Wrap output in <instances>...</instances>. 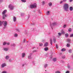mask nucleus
Returning <instances> with one entry per match:
<instances>
[{"label":"nucleus","mask_w":73,"mask_h":73,"mask_svg":"<svg viewBox=\"0 0 73 73\" xmlns=\"http://www.w3.org/2000/svg\"><path fill=\"white\" fill-rule=\"evenodd\" d=\"M24 65H25V64H23L22 65V66H24Z\"/></svg>","instance_id":"obj_57"},{"label":"nucleus","mask_w":73,"mask_h":73,"mask_svg":"<svg viewBox=\"0 0 73 73\" xmlns=\"http://www.w3.org/2000/svg\"><path fill=\"white\" fill-rule=\"evenodd\" d=\"M55 73H61L60 72V71H57L55 72Z\"/></svg>","instance_id":"obj_47"},{"label":"nucleus","mask_w":73,"mask_h":73,"mask_svg":"<svg viewBox=\"0 0 73 73\" xmlns=\"http://www.w3.org/2000/svg\"><path fill=\"white\" fill-rule=\"evenodd\" d=\"M1 73H8L7 71H3Z\"/></svg>","instance_id":"obj_27"},{"label":"nucleus","mask_w":73,"mask_h":73,"mask_svg":"<svg viewBox=\"0 0 73 73\" xmlns=\"http://www.w3.org/2000/svg\"><path fill=\"white\" fill-rule=\"evenodd\" d=\"M37 50H34L33 51V53H35V52H36Z\"/></svg>","instance_id":"obj_37"},{"label":"nucleus","mask_w":73,"mask_h":73,"mask_svg":"<svg viewBox=\"0 0 73 73\" xmlns=\"http://www.w3.org/2000/svg\"><path fill=\"white\" fill-rule=\"evenodd\" d=\"M56 24H57V23H56V22L54 23H52V24H51V23H50V25L51 28L52 29V27H53V26H54V25H56Z\"/></svg>","instance_id":"obj_6"},{"label":"nucleus","mask_w":73,"mask_h":73,"mask_svg":"<svg viewBox=\"0 0 73 73\" xmlns=\"http://www.w3.org/2000/svg\"><path fill=\"white\" fill-rule=\"evenodd\" d=\"M56 48H58V45H57V44H56Z\"/></svg>","instance_id":"obj_44"},{"label":"nucleus","mask_w":73,"mask_h":73,"mask_svg":"<svg viewBox=\"0 0 73 73\" xmlns=\"http://www.w3.org/2000/svg\"><path fill=\"white\" fill-rule=\"evenodd\" d=\"M21 15L22 16H24L25 15V14L24 13H21Z\"/></svg>","instance_id":"obj_26"},{"label":"nucleus","mask_w":73,"mask_h":73,"mask_svg":"<svg viewBox=\"0 0 73 73\" xmlns=\"http://www.w3.org/2000/svg\"><path fill=\"white\" fill-rule=\"evenodd\" d=\"M25 35H28V33H27V32H25Z\"/></svg>","instance_id":"obj_50"},{"label":"nucleus","mask_w":73,"mask_h":73,"mask_svg":"<svg viewBox=\"0 0 73 73\" xmlns=\"http://www.w3.org/2000/svg\"><path fill=\"white\" fill-rule=\"evenodd\" d=\"M70 37H73V34H71L70 35Z\"/></svg>","instance_id":"obj_48"},{"label":"nucleus","mask_w":73,"mask_h":73,"mask_svg":"<svg viewBox=\"0 0 73 73\" xmlns=\"http://www.w3.org/2000/svg\"><path fill=\"white\" fill-rule=\"evenodd\" d=\"M48 64H44V68H46V67H47V66H48Z\"/></svg>","instance_id":"obj_13"},{"label":"nucleus","mask_w":73,"mask_h":73,"mask_svg":"<svg viewBox=\"0 0 73 73\" xmlns=\"http://www.w3.org/2000/svg\"><path fill=\"white\" fill-rule=\"evenodd\" d=\"M35 47H33V49L34 48H35Z\"/></svg>","instance_id":"obj_56"},{"label":"nucleus","mask_w":73,"mask_h":73,"mask_svg":"<svg viewBox=\"0 0 73 73\" xmlns=\"http://www.w3.org/2000/svg\"><path fill=\"white\" fill-rule=\"evenodd\" d=\"M68 31L69 32H72V29L71 28H69Z\"/></svg>","instance_id":"obj_21"},{"label":"nucleus","mask_w":73,"mask_h":73,"mask_svg":"<svg viewBox=\"0 0 73 73\" xmlns=\"http://www.w3.org/2000/svg\"><path fill=\"white\" fill-rule=\"evenodd\" d=\"M25 54L24 53H22V58H24L25 57Z\"/></svg>","instance_id":"obj_14"},{"label":"nucleus","mask_w":73,"mask_h":73,"mask_svg":"<svg viewBox=\"0 0 73 73\" xmlns=\"http://www.w3.org/2000/svg\"><path fill=\"white\" fill-rule=\"evenodd\" d=\"M9 56H6L5 59L6 60H8V59H9Z\"/></svg>","instance_id":"obj_20"},{"label":"nucleus","mask_w":73,"mask_h":73,"mask_svg":"<svg viewBox=\"0 0 73 73\" xmlns=\"http://www.w3.org/2000/svg\"><path fill=\"white\" fill-rule=\"evenodd\" d=\"M3 25L4 26V27H3V28L4 29H5L7 27V24H8L7 23V22L6 21H3Z\"/></svg>","instance_id":"obj_4"},{"label":"nucleus","mask_w":73,"mask_h":73,"mask_svg":"<svg viewBox=\"0 0 73 73\" xmlns=\"http://www.w3.org/2000/svg\"><path fill=\"white\" fill-rule=\"evenodd\" d=\"M69 8V6L67 4H65L64 5L63 8L66 11H68V8Z\"/></svg>","instance_id":"obj_2"},{"label":"nucleus","mask_w":73,"mask_h":73,"mask_svg":"<svg viewBox=\"0 0 73 73\" xmlns=\"http://www.w3.org/2000/svg\"><path fill=\"white\" fill-rule=\"evenodd\" d=\"M52 61H54V62H56V61H57V58H54L53 59Z\"/></svg>","instance_id":"obj_12"},{"label":"nucleus","mask_w":73,"mask_h":73,"mask_svg":"<svg viewBox=\"0 0 73 73\" xmlns=\"http://www.w3.org/2000/svg\"><path fill=\"white\" fill-rule=\"evenodd\" d=\"M67 68L68 69H70V65L68 66Z\"/></svg>","instance_id":"obj_41"},{"label":"nucleus","mask_w":73,"mask_h":73,"mask_svg":"<svg viewBox=\"0 0 73 73\" xmlns=\"http://www.w3.org/2000/svg\"><path fill=\"white\" fill-rule=\"evenodd\" d=\"M6 45H10V43L9 42H6Z\"/></svg>","instance_id":"obj_38"},{"label":"nucleus","mask_w":73,"mask_h":73,"mask_svg":"<svg viewBox=\"0 0 73 73\" xmlns=\"http://www.w3.org/2000/svg\"><path fill=\"white\" fill-rule=\"evenodd\" d=\"M9 62H12V60L11 59H9Z\"/></svg>","instance_id":"obj_40"},{"label":"nucleus","mask_w":73,"mask_h":73,"mask_svg":"<svg viewBox=\"0 0 73 73\" xmlns=\"http://www.w3.org/2000/svg\"><path fill=\"white\" fill-rule=\"evenodd\" d=\"M4 50H5V51H8V48H4Z\"/></svg>","instance_id":"obj_25"},{"label":"nucleus","mask_w":73,"mask_h":73,"mask_svg":"<svg viewBox=\"0 0 73 73\" xmlns=\"http://www.w3.org/2000/svg\"><path fill=\"white\" fill-rule=\"evenodd\" d=\"M66 25H64L63 26V28H66Z\"/></svg>","instance_id":"obj_43"},{"label":"nucleus","mask_w":73,"mask_h":73,"mask_svg":"<svg viewBox=\"0 0 73 73\" xmlns=\"http://www.w3.org/2000/svg\"><path fill=\"white\" fill-rule=\"evenodd\" d=\"M3 22L0 21V26H1V25H2V24H3Z\"/></svg>","instance_id":"obj_36"},{"label":"nucleus","mask_w":73,"mask_h":73,"mask_svg":"<svg viewBox=\"0 0 73 73\" xmlns=\"http://www.w3.org/2000/svg\"><path fill=\"white\" fill-rule=\"evenodd\" d=\"M16 30L18 32H20V31L19 30V29H16Z\"/></svg>","instance_id":"obj_53"},{"label":"nucleus","mask_w":73,"mask_h":73,"mask_svg":"<svg viewBox=\"0 0 73 73\" xmlns=\"http://www.w3.org/2000/svg\"><path fill=\"white\" fill-rule=\"evenodd\" d=\"M30 17V15H28V19H29V18Z\"/></svg>","instance_id":"obj_54"},{"label":"nucleus","mask_w":73,"mask_h":73,"mask_svg":"<svg viewBox=\"0 0 73 73\" xmlns=\"http://www.w3.org/2000/svg\"><path fill=\"white\" fill-rule=\"evenodd\" d=\"M66 1H67V0H63V2H66Z\"/></svg>","instance_id":"obj_51"},{"label":"nucleus","mask_w":73,"mask_h":73,"mask_svg":"<svg viewBox=\"0 0 73 73\" xmlns=\"http://www.w3.org/2000/svg\"><path fill=\"white\" fill-rule=\"evenodd\" d=\"M37 5L36 4L34 3L33 4L31 5H30V8H35L37 7Z\"/></svg>","instance_id":"obj_3"},{"label":"nucleus","mask_w":73,"mask_h":73,"mask_svg":"<svg viewBox=\"0 0 73 73\" xmlns=\"http://www.w3.org/2000/svg\"><path fill=\"white\" fill-rule=\"evenodd\" d=\"M50 58H52L51 57Z\"/></svg>","instance_id":"obj_61"},{"label":"nucleus","mask_w":73,"mask_h":73,"mask_svg":"<svg viewBox=\"0 0 73 73\" xmlns=\"http://www.w3.org/2000/svg\"><path fill=\"white\" fill-rule=\"evenodd\" d=\"M50 44H51L52 45V39L51 38L50 39Z\"/></svg>","instance_id":"obj_22"},{"label":"nucleus","mask_w":73,"mask_h":73,"mask_svg":"<svg viewBox=\"0 0 73 73\" xmlns=\"http://www.w3.org/2000/svg\"><path fill=\"white\" fill-rule=\"evenodd\" d=\"M6 44V43L5 42H4L3 43V45H5Z\"/></svg>","instance_id":"obj_45"},{"label":"nucleus","mask_w":73,"mask_h":73,"mask_svg":"<svg viewBox=\"0 0 73 73\" xmlns=\"http://www.w3.org/2000/svg\"><path fill=\"white\" fill-rule=\"evenodd\" d=\"M3 1V0H0V1L1 2V1Z\"/></svg>","instance_id":"obj_59"},{"label":"nucleus","mask_w":73,"mask_h":73,"mask_svg":"<svg viewBox=\"0 0 73 73\" xmlns=\"http://www.w3.org/2000/svg\"><path fill=\"white\" fill-rule=\"evenodd\" d=\"M66 46L67 47H70V44L68 43L67 44Z\"/></svg>","instance_id":"obj_18"},{"label":"nucleus","mask_w":73,"mask_h":73,"mask_svg":"<svg viewBox=\"0 0 73 73\" xmlns=\"http://www.w3.org/2000/svg\"><path fill=\"white\" fill-rule=\"evenodd\" d=\"M13 21H14V22L16 21V18L15 17H14Z\"/></svg>","instance_id":"obj_15"},{"label":"nucleus","mask_w":73,"mask_h":73,"mask_svg":"<svg viewBox=\"0 0 73 73\" xmlns=\"http://www.w3.org/2000/svg\"><path fill=\"white\" fill-rule=\"evenodd\" d=\"M58 36H61L62 34L61 33H58Z\"/></svg>","instance_id":"obj_31"},{"label":"nucleus","mask_w":73,"mask_h":73,"mask_svg":"<svg viewBox=\"0 0 73 73\" xmlns=\"http://www.w3.org/2000/svg\"><path fill=\"white\" fill-rule=\"evenodd\" d=\"M66 50V49L65 48H63L61 49L62 52H65Z\"/></svg>","instance_id":"obj_16"},{"label":"nucleus","mask_w":73,"mask_h":73,"mask_svg":"<svg viewBox=\"0 0 73 73\" xmlns=\"http://www.w3.org/2000/svg\"><path fill=\"white\" fill-rule=\"evenodd\" d=\"M16 46V45L15 44H12L11 45V46Z\"/></svg>","instance_id":"obj_24"},{"label":"nucleus","mask_w":73,"mask_h":73,"mask_svg":"<svg viewBox=\"0 0 73 73\" xmlns=\"http://www.w3.org/2000/svg\"><path fill=\"white\" fill-rule=\"evenodd\" d=\"M14 36L15 37H17V36H18V35L17 34H15L14 35Z\"/></svg>","instance_id":"obj_34"},{"label":"nucleus","mask_w":73,"mask_h":73,"mask_svg":"<svg viewBox=\"0 0 73 73\" xmlns=\"http://www.w3.org/2000/svg\"><path fill=\"white\" fill-rule=\"evenodd\" d=\"M38 12L39 13H41V11H40L39 10Z\"/></svg>","instance_id":"obj_55"},{"label":"nucleus","mask_w":73,"mask_h":73,"mask_svg":"<svg viewBox=\"0 0 73 73\" xmlns=\"http://www.w3.org/2000/svg\"><path fill=\"white\" fill-rule=\"evenodd\" d=\"M14 6L12 5H10L9 6V8H10V9L11 10H13V9H14Z\"/></svg>","instance_id":"obj_5"},{"label":"nucleus","mask_w":73,"mask_h":73,"mask_svg":"<svg viewBox=\"0 0 73 73\" xmlns=\"http://www.w3.org/2000/svg\"><path fill=\"white\" fill-rule=\"evenodd\" d=\"M62 62H63V61H62Z\"/></svg>","instance_id":"obj_60"},{"label":"nucleus","mask_w":73,"mask_h":73,"mask_svg":"<svg viewBox=\"0 0 73 73\" xmlns=\"http://www.w3.org/2000/svg\"><path fill=\"white\" fill-rule=\"evenodd\" d=\"M39 45L40 46H42V45H43V44L42 43H41V44H40Z\"/></svg>","instance_id":"obj_46"},{"label":"nucleus","mask_w":73,"mask_h":73,"mask_svg":"<svg viewBox=\"0 0 73 73\" xmlns=\"http://www.w3.org/2000/svg\"><path fill=\"white\" fill-rule=\"evenodd\" d=\"M72 0H70V2H71L72 1Z\"/></svg>","instance_id":"obj_58"},{"label":"nucleus","mask_w":73,"mask_h":73,"mask_svg":"<svg viewBox=\"0 0 73 73\" xmlns=\"http://www.w3.org/2000/svg\"><path fill=\"white\" fill-rule=\"evenodd\" d=\"M68 52L70 53H72V50H69Z\"/></svg>","instance_id":"obj_32"},{"label":"nucleus","mask_w":73,"mask_h":73,"mask_svg":"<svg viewBox=\"0 0 73 73\" xmlns=\"http://www.w3.org/2000/svg\"><path fill=\"white\" fill-rule=\"evenodd\" d=\"M63 1H61L60 2V4H62V3H63Z\"/></svg>","instance_id":"obj_42"},{"label":"nucleus","mask_w":73,"mask_h":73,"mask_svg":"<svg viewBox=\"0 0 73 73\" xmlns=\"http://www.w3.org/2000/svg\"><path fill=\"white\" fill-rule=\"evenodd\" d=\"M62 57L63 59H65V56H62Z\"/></svg>","instance_id":"obj_35"},{"label":"nucleus","mask_w":73,"mask_h":73,"mask_svg":"<svg viewBox=\"0 0 73 73\" xmlns=\"http://www.w3.org/2000/svg\"><path fill=\"white\" fill-rule=\"evenodd\" d=\"M45 1H42V5H44V4H45Z\"/></svg>","instance_id":"obj_30"},{"label":"nucleus","mask_w":73,"mask_h":73,"mask_svg":"<svg viewBox=\"0 0 73 73\" xmlns=\"http://www.w3.org/2000/svg\"><path fill=\"white\" fill-rule=\"evenodd\" d=\"M70 72L69 71H67L65 73H69Z\"/></svg>","instance_id":"obj_49"},{"label":"nucleus","mask_w":73,"mask_h":73,"mask_svg":"<svg viewBox=\"0 0 73 73\" xmlns=\"http://www.w3.org/2000/svg\"><path fill=\"white\" fill-rule=\"evenodd\" d=\"M52 5V3H49V7H51Z\"/></svg>","instance_id":"obj_23"},{"label":"nucleus","mask_w":73,"mask_h":73,"mask_svg":"<svg viewBox=\"0 0 73 73\" xmlns=\"http://www.w3.org/2000/svg\"><path fill=\"white\" fill-rule=\"evenodd\" d=\"M6 13H7V10H4L2 12L3 19H5V17H7V16H8V15L7 14H5Z\"/></svg>","instance_id":"obj_1"},{"label":"nucleus","mask_w":73,"mask_h":73,"mask_svg":"<svg viewBox=\"0 0 73 73\" xmlns=\"http://www.w3.org/2000/svg\"><path fill=\"white\" fill-rule=\"evenodd\" d=\"M61 33H62V34L63 35H64V34H65V32L64 31H63V30H62L61 31Z\"/></svg>","instance_id":"obj_17"},{"label":"nucleus","mask_w":73,"mask_h":73,"mask_svg":"<svg viewBox=\"0 0 73 73\" xmlns=\"http://www.w3.org/2000/svg\"><path fill=\"white\" fill-rule=\"evenodd\" d=\"M67 41L68 43H70V42L71 41V40L70 39H67Z\"/></svg>","instance_id":"obj_11"},{"label":"nucleus","mask_w":73,"mask_h":73,"mask_svg":"<svg viewBox=\"0 0 73 73\" xmlns=\"http://www.w3.org/2000/svg\"><path fill=\"white\" fill-rule=\"evenodd\" d=\"M50 12L49 11H47V12L46 13V15H49Z\"/></svg>","instance_id":"obj_28"},{"label":"nucleus","mask_w":73,"mask_h":73,"mask_svg":"<svg viewBox=\"0 0 73 73\" xmlns=\"http://www.w3.org/2000/svg\"><path fill=\"white\" fill-rule=\"evenodd\" d=\"M44 50L45 51H47V50H49V48H48L47 47H46L45 48H44Z\"/></svg>","instance_id":"obj_10"},{"label":"nucleus","mask_w":73,"mask_h":73,"mask_svg":"<svg viewBox=\"0 0 73 73\" xmlns=\"http://www.w3.org/2000/svg\"><path fill=\"white\" fill-rule=\"evenodd\" d=\"M45 71H46V70H45Z\"/></svg>","instance_id":"obj_62"},{"label":"nucleus","mask_w":73,"mask_h":73,"mask_svg":"<svg viewBox=\"0 0 73 73\" xmlns=\"http://www.w3.org/2000/svg\"><path fill=\"white\" fill-rule=\"evenodd\" d=\"M53 41L54 43H55V42H56V38H54L53 39Z\"/></svg>","instance_id":"obj_39"},{"label":"nucleus","mask_w":73,"mask_h":73,"mask_svg":"<svg viewBox=\"0 0 73 73\" xmlns=\"http://www.w3.org/2000/svg\"><path fill=\"white\" fill-rule=\"evenodd\" d=\"M48 42H46V43H44V46H48Z\"/></svg>","instance_id":"obj_9"},{"label":"nucleus","mask_w":73,"mask_h":73,"mask_svg":"<svg viewBox=\"0 0 73 73\" xmlns=\"http://www.w3.org/2000/svg\"><path fill=\"white\" fill-rule=\"evenodd\" d=\"M70 11H73V7H70Z\"/></svg>","instance_id":"obj_19"},{"label":"nucleus","mask_w":73,"mask_h":73,"mask_svg":"<svg viewBox=\"0 0 73 73\" xmlns=\"http://www.w3.org/2000/svg\"><path fill=\"white\" fill-rule=\"evenodd\" d=\"M68 35H69V34H68V33H67L65 34V36H66V37H68Z\"/></svg>","instance_id":"obj_29"},{"label":"nucleus","mask_w":73,"mask_h":73,"mask_svg":"<svg viewBox=\"0 0 73 73\" xmlns=\"http://www.w3.org/2000/svg\"><path fill=\"white\" fill-rule=\"evenodd\" d=\"M32 53H31L28 56V58L29 59H31L32 58Z\"/></svg>","instance_id":"obj_7"},{"label":"nucleus","mask_w":73,"mask_h":73,"mask_svg":"<svg viewBox=\"0 0 73 73\" xmlns=\"http://www.w3.org/2000/svg\"><path fill=\"white\" fill-rule=\"evenodd\" d=\"M21 1H22V2H23V3H25V2H26V0H21Z\"/></svg>","instance_id":"obj_33"},{"label":"nucleus","mask_w":73,"mask_h":73,"mask_svg":"<svg viewBox=\"0 0 73 73\" xmlns=\"http://www.w3.org/2000/svg\"><path fill=\"white\" fill-rule=\"evenodd\" d=\"M25 38L24 39V40H23V42H25Z\"/></svg>","instance_id":"obj_52"},{"label":"nucleus","mask_w":73,"mask_h":73,"mask_svg":"<svg viewBox=\"0 0 73 73\" xmlns=\"http://www.w3.org/2000/svg\"><path fill=\"white\" fill-rule=\"evenodd\" d=\"M5 66H6V63H3L1 65L2 68H4Z\"/></svg>","instance_id":"obj_8"}]
</instances>
